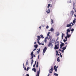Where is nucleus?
<instances>
[{
    "label": "nucleus",
    "mask_w": 76,
    "mask_h": 76,
    "mask_svg": "<svg viewBox=\"0 0 76 76\" xmlns=\"http://www.w3.org/2000/svg\"><path fill=\"white\" fill-rule=\"evenodd\" d=\"M59 45L58 44L56 45L55 46L54 49L55 50L58 49L59 48Z\"/></svg>",
    "instance_id": "f257e3e1"
},
{
    "label": "nucleus",
    "mask_w": 76,
    "mask_h": 76,
    "mask_svg": "<svg viewBox=\"0 0 76 76\" xmlns=\"http://www.w3.org/2000/svg\"><path fill=\"white\" fill-rule=\"evenodd\" d=\"M40 68L39 67V70L38 71H37V75H36V76H39V74H40Z\"/></svg>",
    "instance_id": "f03ea898"
},
{
    "label": "nucleus",
    "mask_w": 76,
    "mask_h": 76,
    "mask_svg": "<svg viewBox=\"0 0 76 76\" xmlns=\"http://www.w3.org/2000/svg\"><path fill=\"white\" fill-rule=\"evenodd\" d=\"M47 50V48L46 47H45L43 50V53L44 54V53H45V52H46V50Z\"/></svg>",
    "instance_id": "7ed1b4c3"
},
{
    "label": "nucleus",
    "mask_w": 76,
    "mask_h": 76,
    "mask_svg": "<svg viewBox=\"0 0 76 76\" xmlns=\"http://www.w3.org/2000/svg\"><path fill=\"white\" fill-rule=\"evenodd\" d=\"M53 67H51V68L49 70V72L51 73L52 72Z\"/></svg>",
    "instance_id": "20e7f679"
},
{
    "label": "nucleus",
    "mask_w": 76,
    "mask_h": 76,
    "mask_svg": "<svg viewBox=\"0 0 76 76\" xmlns=\"http://www.w3.org/2000/svg\"><path fill=\"white\" fill-rule=\"evenodd\" d=\"M71 29V28H69L67 30V32H66V34H68L69 32H70V29Z\"/></svg>",
    "instance_id": "39448f33"
},
{
    "label": "nucleus",
    "mask_w": 76,
    "mask_h": 76,
    "mask_svg": "<svg viewBox=\"0 0 76 76\" xmlns=\"http://www.w3.org/2000/svg\"><path fill=\"white\" fill-rule=\"evenodd\" d=\"M48 46V47L53 46V45L52 43H51V42H49V43Z\"/></svg>",
    "instance_id": "423d86ee"
},
{
    "label": "nucleus",
    "mask_w": 76,
    "mask_h": 76,
    "mask_svg": "<svg viewBox=\"0 0 76 76\" xmlns=\"http://www.w3.org/2000/svg\"><path fill=\"white\" fill-rule=\"evenodd\" d=\"M54 30L53 28H51L50 30H49V31L53 32V31H54Z\"/></svg>",
    "instance_id": "0eeeda50"
},
{
    "label": "nucleus",
    "mask_w": 76,
    "mask_h": 76,
    "mask_svg": "<svg viewBox=\"0 0 76 76\" xmlns=\"http://www.w3.org/2000/svg\"><path fill=\"white\" fill-rule=\"evenodd\" d=\"M72 25L71 24H67L66 25V27H72Z\"/></svg>",
    "instance_id": "6e6552de"
},
{
    "label": "nucleus",
    "mask_w": 76,
    "mask_h": 76,
    "mask_svg": "<svg viewBox=\"0 0 76 76\" xmlns=\"http://www.w3.org/2000/svg\"><path fill=\"white\" fill-rule=\"evenodd\" d=\"M71 13H70V15H73L74 14V11L72 10V11H71Z\"/></svg>",
    "instance_id": "1a4fd4ad"
},
{
    "label": "nucleus",
    "mask_w": 76,
    "mask_h": 76,
    "mask_svg": "<svg viewBox=\"0 0 76 76\" xmlns=\"http://www.w3.org/2000/svg\"><path fill=\"white\" fill-rule=\"evenodd\" d=\"M37 37V40L38 41H39V40H40L41 37H40V36H38Z\"/></svg>",
    "instance_id": "9d476101"
},
{
    "label": "nucleus",
    "mask_w": 76,
    "mask_h": 76,
    "mask_svg": "<svg viewBox=\"0 0 76 76\" xmlns=\"http://www.w3.org/2000/svg\"><path fill=\"white\" fill-rule=\"evenodd\" d=\"M64 45H65V44L64 43H62L60 45V48H61L62 47V46Z\"/></svg>",
    "instance_id": "9b49d317"
},
{
    "label": "nucleus",
    "mask_w": 76,
    "mask_h": 76,
    "mask_svg": "<svg viewBox=\"0 0 76 76\" xmlns=\"http://www.w3.org/2000/svg\"><path fill=\"white\" fill-rule=\"evenodd\" d=\"M67 45H66L65 47H64V48H60L63 49V50H65L66 49V48L67 47Z\"/></svg>",
    "instance_id": "f8f14e48"
},
{
    "label": "nucleus",
    "mask_w": 76,
    "mask_h": 76,
    "mask_svg": "<svg viewBox=\"0 0 76 76\" xmlns=\"http://www.w3.org/2000/svg\"><path fill=\"white\" fill-rule=\"evenodd\" d=\"M61 38L62 39H63L64 38V36L65 35L64 34L62 33L61 34Z\"/></svg>",
    "instance_id": "ddd939ff"
},
{
    "label": "nucleus",
    "mask_w": 76,
    "mask_h": 76,
    "mask_svg": "<svg viewBox=\"0 0 76 76\" xmlns=\"http://www.w3.org/2000/svg\"><path fill=\"white\" fill-rule=\"evenodd\" d=\"M66 37L68 38H69L71 36V35L70 34L69 35L68 34H66Z\"/></svg>",
    "instance_id": "4468645a"
},
{
    "label": "nucleus",
    "mask_w": 76,
    "mask_h": 76,
    "mask_svg": "<svg viewBox=\"0 0 76 76\" xmlns=\"http://www.w3.org/2000/svg\"><path fill=\"white\" fill-rule=\"evenodd\" d=\"M33 71H34V72H36V69L35 68H33L32 69Z\"/></svg>",
    "instance_id": "2eb2a0df"
},
{
    "label": "nucleus",
    "mask_w": 76,
    "mask_h": 76,
    "mask_svg": "<svg viewBox=\"0 0 76 76\" xmlns=\"http://www.w3.org/2000/svg\"><path fill=\"white\" fill-rule=\"evenodd\" d=\"M34 46L35 48H37L38 47V45H34Z\"/></svg>",
    "instance_id": "dca6fc26"
},
{
    "label": "nucleus",
    "mask_w": 76,
    "mask_h": 76,
    "mask_svg": "<svg viewBox=\"0 0 76 76\" xmlns=\"http://www.w3.org/2000/svg\"><path fill=\"white\" fill-rule=\"evenodd\" d=\"M33 53H34V52L33 51H32L31 52V56H34V55L33 54Z\"/></svg>",
    "instance_id": "f3484780"
},
{
    "label": "nucleus",
    "mask_w": 76,
    "mask_h": 76,
    "mask_svg": "<svg viewBox=\"0 0 76 76\" xmlns=\"http://www.w3.org/2000/svg\"><path fill=\"white\" fill-rule=\"evenodd\" d=\"M76 19H75L74 20H73V22L74 24H75L76 23Z\"/></svg>",
    "instance_id": "a211bd4d"
},
{
    "label": "nucleus",
    "mask_w": 76,
    "mask_h": 76,
    "mask_svg": "<svg viewBox=\"0 0 76 76\" xmlns=\"http://www.w3.org/2000/svg\"><path fill=\"white\" fill-rule=\"evenodd\" d=\"M39 65V62L38 61L37 62V64H36V67H38V66Z\"/></svg>",
    "instance_id": "6ab92c4d"
},
{
    "label": "nucleus",
    "mask_w": 76,
    "mask_h": 76,
    "mask_svg": "<svg viewBox=\"0 0 76 76\" xmlns=\"http://www.w3.org/2000/svg\"><path fill=\"white\" fill-rule=\"evenodd\" d=\"M52 42L53 43H54L55 42V39H52L51 40Z\"/></svg>",
    "instance_id": "aec40b11"
},
{
    "label": "nucleus",
    "mask_w": 76,
    "mask_h": 76,
    "mask_svg": "<svg viewBox=\"0 0 76 76\" xmlns=\"http://www.w3.org/2000/svg\"><path fill=\"white\" fill-rule=\"evenodd\" d=\"M59 58H60L59 57H58L57 58V61L58 62H60V60L58 59H59Z\"/></svg>",
    "instance_id": "412c9836"
},
{
    "label": "nucleus",
    "mask_w": 76,
    "mask_h": 76,
    "mask_svg": "<svg viewBox=\"0 0 76 76\" xmlns=\"http://www.w3.org/2000/svg\"><path fill=\"white\" fill-rule=\"evenodd\" d=\"M58 66H55L54 67V70H55V69L56 68L57 69V68L58 67Z\"/></svg>",
    "instance_id": "4be33fe9"
},
{
    "label": "nucleus",
    "mask_w": 76,
    "mask_h": 76,
    "mask_svg": "<svg viewBox=\"0 0 76 76\" xmlns=\"http://www.w3.org/2000/svg\"><path fill=\"white\" fill-rule=\"evenodd\" d=\"M51 25H52V24L54 23L53 20L52 19H51Z\"/></svg>",
    "instance_id": "5701e85b"
},
{
    "label": "nucleus",
    "mask_w": 76,
    "mask_h": 76,
    "mask_svg": "<svg viewBox=\"0 0 76 76\" xmlns=\"http://www.w3.org/2000/svg\"><path fill=\"white\" fill-rule=\"evenodd\" d=\"M47 39H46V38H45V39L44 40V42L46 43H47L48 42Z\"/></svg>",
    "instance_id": "b1692460"
},
{
    "label": "nucleus",
    "mask_w": 76,
    "mask_h": 76,
    "mask_svg": "<svg viewBox=\"0 0 76 76\" xmlns=\"http://www.w3.org/2000/svg\"><path fill=\"white\" fill-rule=\"evenodd\" d=\"M54 75L55 76H58V74H57L56 73H54Z\"/></svg>",
    "instance_id": "393cba45"
},
{
    "label": "nucleus",
    "mask_w": 76,
    "mask_h": 76,
    "mask_svg": "<svg viewBox=\"0 0 76 76\" xmlns=\"http://www.w3.org/2000/svg\"><path fill=\"white\" fill-rule=\"evenodd\" d=\"M48 12L47 11L46 12H47L48 14L50 13V9H48Z\"/></svg>",
    "instance_id": "a878e982"
},
{
    "label": "nucleus",
    "mask_w": 76,
    "mask_h": 76,
    "mask_svg": "<svg viewBox=\"0 0 76 76\" xmlns=\"http://www.w3.org/2000/svg\"><path fill=\"white\" fill-rule=\"evenodd\" d=\"M41 37L42 38V39L44 38V37L42 35H40Z\"/></svg>",
    "instance_id": "bb28decb"
},
{
    "label": "nucleus",
    "mask_w": 76,
    "mask_h": 76,
    "mask_svg": "<svg viewBox=\"0 0 76 76\" xmlns=\"http://www.w3.org/2000/svg\"><path fill=\"white\" fill-rule=\"evenodd\" d=\"M50 5H51L50 4H48V6L47 7L48 8H49L50 7Z\"/></svg>",
    "instance_id": "cd10ccee"
},
{
    "label": "nucleus",
    "mask_w": 76,
    "mask_h": 76,
    "mask_svg": "<svg viewBox=\"0 0 76 76\" xmlns=\"http://www.w3.org/2000/svg\"><path fill=\"white\" fill-rule=\"evenodd\" d=\"M28 60H27L26 61V65H27V64L28 63Z\"/></svg>",
    "instance_id": "c85d7f7f"
},
{
    "label": "nucleus",
    "mask_w": 76,
    "mask_h": 76,
    "mask_svg": "<svg viewBox=\"0 0 76 76\" xmlns=\"http://www.w3.org/2000/svg\"><path fill=\"white\" fill-rule=\"evenodd\" d=\"M40 49H39V50L37 51V52L38 53H39L40 52Z\"/></svg>",
    "instance_id": "c756f323"
},
{
    "label": "nucleus",
    "mask_w": 76,
    "mask_h": 76,
    "mask_svg": "<svg viewBox=\"0 0 76 76\" xmlns=\"http://www.w3.org/2000/svg\"><path fill=\"white\" fill-rule=\"evenodd\" d=\"M31 58L30 59H31L33 58L34 56H31Z\"/></svg>",
    "instance_id": "7c9ffc66"
},
{
    "label": "nucleus",
    "mask_w": 76,
    "mask_h": 76,
    "mask_svg": "<svg viewBox=\"0 0 76 76\" xmlns=\"http://www.w3.org/2000/svg\"><path fill=\"white\" fill-rule=\"evenodd\" d=\"M50 34V32H48L47 34V36H49V35Z\"/></svg>",
    "instance_id": "2f4dec72"
},
{
    "label": "nucleus",
    "mask_w": 76,
    "mask_h": 76,
    "mask_svg": "<svg viewBox=\"0 0 76 76\" xmlns=\"http://www.w3.org/2000/svg\"><path fill=\"white\" fill-rule=\"evenodd\" d=\"M48 36L47 37H46L45 38H46V39H48Z\"/></svg>",
    "instance_id": "473e14b6"
},
{
    "label": "nucleus",
    "mask_w": 76,
    "mask_h": 76,
    "mask_svg": "<svg viewBox=\"0 0 76 76\" xmlns=\"http://www.w3.org/2000/svg\"><path fill=\"white\" fill-rule=\"evenodd\" d=\"M57 45H59V41H57Z\"/></svg>",
    "instance_id": "72a5a7b5"
},
{
    "label": "nucleus",
    "mask_w": 76,
    "mask_h": 76,
    "mask_svg": "<svg viewBox=\"0 0 76 76\" xmlns=\"http://www.w3.org/2000/svg\"><path fill=\"white\" fill-rule=\"evenodd\" d=\"M74 31V28H72V29H71V31Z\"/></svg>",
    "instance_id": "f704fd0d"
},
{
    "label": "nucleus",
    "mask_w": 76,
    "mask_h": 76,
    "mask_svg": "<svg viewBox=\"0 0 76 76\" xmlns=\"http://www.w3.org/2000/svg\"><path fill=\"white\" fill-rule=\"evenodd\" d=\"M48 39H50V40L51 39V37H50H50L48 38Z\"/></svg>",
    "instance_id": "c9c22d12"
},
{
    "label": "nucleus",
    "mask_w": 76,
    "mask_h": 76,
    "mask_svg": "<svg viewBox=\"0 0 76 76\" xmlns=\"http://www.w3.org/2000/svg\"><path fill=\"white\" fill-rule=\"evenodd\" d=\"M49 28V26H47L46 27V28H47L48 29Z\"/></svg>",
    "instance_id": "e433bc0d"
},
{
    "label": "nucleus",
    "mask_w": 76,
    "mask_h": 76,
    "mask_svg": "<svg viewBox=\"0 0 76 76\" xmlns=\"http://www.w3.org/2000/svg\"><path fill=\"white\" fill-rule=\"evenodd\" d=\"M68 2L69 3H71V0H70L69 1H68Z\"/></svg>",
    "instance_id": "4c0bfd02"
},
{
    "label": "nucleus",
    "mask_w": 76,
    "mask_h": 76,
    "mask_svg": "<svg viewBox=\"0 0 76 76\" xmlns=\"http://www.w3.org/2000/svg\"><path fill=\"white\" fill-rule=\"evenodd\" d=\"M55 71L56 72H57V69L56 68H55Z\"/></svg>",
    "instance_id": "58836bf2"
},
{
    "label": "nucleus",
    "mask_w": 76,
    "mask_h": 76,
    "mask_svg": "<svg viewBox=\"0 0 76 76\" xmlns=\"http://www.w3.org/2000/svg\"><path fill=\"white\" fill-rule=\"evenodd\" d=\"M63 41L64 42H66V40H65V39H64Z\"/></svg>",
    "instance_id": "ea45409f"
},
{
    "label": "nucleus",
    "mask_w": 76,
    "mask_h": 76,
    "mask_svg": "<svg viewBox=\"0 0 76 76\" xmlns=\"http://www.w3.org/2000/svg\"><path fill=\"white\" fill-rule=\"evenodd\" d=\"M64 50L63 49V50L62 51V52L63 53H64Z\"/></svg>",
    "instance_id": "a19ab883"
},
{
    "label": "nucleus",
    "mask_w": 76,
    "mask_h": 76,
    "mask_svg": "<svg viewBox=\"0 0 76 76\" xmlns=\"http://www.w3.org/2000/svg\"><path fill=\"white\" fill-rule=\"evenodd\" d=\"M24 69L25 70H26L27 69L26 67H24Z\"/></svg>",
    "instance_id": "79ce46f5"
},
{
    "label": "nucleus",
    "mask_w": 76,
    "mask_h": 76,
    "mask_svg": "<svg viewBox=\"0 0 76 76\" xmlns=\"http://www.w3.org/2000/svg\"><path fill=\"white\" fill-rule=\"evenodd\" d=\"M23 68H24L25 67V65H24V64H23Z\"/></svg>",
    "instance_id": "37998d69"
},
{
    "label": "nucleus",
    "mask_w": 76,
    "mask_h": 76,
    "mask_svg": "<svg viewBox=\"0 0 76 76\" xmlns=\"http://www.w3.org/2000/svg\"><path fill=\"white\" fill-rule=\"evenodd\" d=\"M36 50V48H35V49H34L33 50V51H34L35 50Z\"/></svg>",
    "instance_id": "c03bdc74"
},
{
    "label": "nucleus",
    "mask_w": 76,
    "mask_h": 76,
    "mask_svg": "<svg viewBox=\"0 0 76 76\" xmlns=\"http://www.w3.org/2000/svg\"><path fill=\"white\" fill-rule=\"evenodd\" d=\"M31 62H34V60L33 59L31 60Z\"/></svg>",
    "instance_id": "a18cd8bd"
},
{
    "label": "nucleus",
    "mask_w": 76,
    "mask_h": 76,
    "mask_svg": "<svg viewBox=\"0 0 76 76\" xmlns=\"http://www.w3.org/2000/svg\"><path fill=\"white\" fill-rule=\"evenodd\" d=\"M60 35L59 33H58V34H57V36H58Z\"/></svg>",
    "instance_id": "49530a36"
},
{
    "label": "nucleus",
    "mask_w": 76,
    "mask_h": 76,
    "mask_svg": "<svg viewBox=\"0 0 76 76\" xmlns=\"http://www.w3.org/2000/svg\"><path fill=\"white\" fill-rule=\"evenodd\" d=\"M56 53H58V51H57V50H56Z\"/></svg>",
    "instance_id": "de8ad7c7"
},
{
    "label": "nucleus",
    "mask_w": 76,
    "mask_h": 76,
    "mask_svg": "<svg viewBox=\"0 0 76 76\" xmlns=\"http://www.w3.org/2000/svg\"><path fill=\"white\" fill-rule=\"evenodd\" d=\"M75 3H73V6H75Z\"/></svg>",
    "instance_id": "09e8293b"
},
{
    "label": "nucleus",
    "mask_w": 76,
    "mask_h": 76,
    "mask_svg": "<svg viewBox=\"0 0 76 76\" xmlns=\"http://www.w3.org/2000/svg\"><path fill=\"white\" fill-rule=\"evenodd\" d=\"M26 75L27 76H29V75L28 74H27Z\"/></svg>",
    "instance_id": "8fccbe9b"
},
{
    "label": "nucleus",
    "mask_w": 76,
    "mask_h": 76,
    "mask_svg": "<svg viewBox=\"0 0 76 76\" xmlns=\"http://www.w3.org/2000/svg\"><path fill=\"white\" fill-rule=\"evenodd\" d=\"M35 65H36V64H34V65H33V67H35Z\"/></svg>",
    "instance_id": "3c124183"
},
{
    "label": "nucleus",
    "mask_w": 76,
    "mask_h": 76,
    "mask_svg": "<svg viewBox=\"0 0 76 76\" xmlns=\"http://www.w3.org/2000/svg\"><path fill=\"white\" fill-rule=\"evenodd\" d=\"M33 63V62H31V65H32Z\"/></svg>",
    "instance_id": "603ef678"
},
{
    "label": "nucleus",
    "mask_w": 76,
    "mask_h": 76,
    "mask_svg": "<svg viewBox=\"0 0 76 76\" xmlns=\"http://www.w3.org/2000/svg\"><path fill=\"white\" fill-rule=\"evenodd\" d=\"M41 45H44V43H42Z\"/></svg>",
    "instance_id": "864d4df0"
},
{
    "label": "nucleus",
    "mask_w": 76,
    "mask_h": 76,
    "mask_svg": "<svg viewBox=\"0 0 76 76\" xmlns=\"http://www.w3.org/2000/svg\"><path fill=\"white\" fill-rule=\"evenodd\" d=\"M37 43L38 44H39V43H40L38 41H37Z\"/></svg>",
    "instance_id": "5fc2aeb1"
},
{
    "label": "nucleus",
    "mask_w": 76,
    "mask_h": 76,
    "mask_svg": "<svg viewBox=\"0 0 76 76\" xmlns=\"http://www.w3.org/2000/svg\"><path fill=\"white\" fill-rule=\"evenodd\" d=\"M58 53H56V56H58Z\"/></svg>",
    "instance_id": "6e6d98bb"
},
{
    "label": "nucleus",
    "mask_w": 76,
    "mask_h": 76,
    "mask_svg": "<svg viewBox=\"0 0 76 76\" xmlns=\"http://www.w3.org/2000/svg\"><path fill=\"white\" fill-rule=\"evenodd\" d=\"M36 63H37V61H35V64H36Z\"/></svg>",
    "instance_id": "4d7b16f0"
},
{
    "label": "nucleus",
    "mask_w": 76,
    "mask_h": 76,
    "mask_svg": "<svg viewBox=\"0 0 76 76\" xmlns=\"http://www.w3.org/2000/svg\"><path fill=\"white\" fill-rule=\"evenodd\" d=\"M59 51H61V49H59V50H58Z\"/></svg>",
    "instance_id": "13d9d810"
},
{
    "label": "nucleus",
    "mask_w": 76,
    "mask_h": 76,
    "mask_svg": "<svg viewBox=\"0 0 76 76\" xmlns=\"http://www.w3.org/2000/svg\"><path fill=\"white\" fill-rule=\"evenodd\" d=\"M60 56H61V58L63 56H62V55H61Z\"/></svg>",
    "instance_id": "bf43d9fd"
},
{
    "label": "nucleus",
    "mask_w": 76,
    "mask_h": 76,
    "mask_svg": "<svg viewBox=\"0 0 76 76\" xmlns=\"http://www.w3.org/2000/svg\"><path fill=\"white\" fill-rule=\"evenodd\" d=\"M68 44V43L67 42H66L65 43V44L66 45V44Z\"/></svg>",
    "instance_id": "052dcab7"
},
{
    "label": "nucleus",
    "mask_w": 76,
    "mask_h": 76,
    "mask_svg": "<svg viewBox=\"0 0 76 76\" xmlns=\"http://www.w3.org/2000/svg\"><path fill=\"white\" fill-rule=\"evenodd\" d=\"M49 75H50V73H49L48 75V76H49Z\"/></svg>",
    "instance_id": "680f3d73"
},
{
    "label": "nucleus",
    "mask_w": 76,
    "mask_h": 76,
    "mask_svg": "<svg viewBox=\"0 0 76 76\" xmlns=\"http://www.w3.org/2000/svg\"><path fill=\"white\" fill-rule=\"evenodd\" d=\"M39 28H41V26H39Z\"/></svg>",
    "instance_id": "e2e57ef3"
},
{
    "label": "nucleus",
    "mask_w": 76,
    "mask_h": 76,
    "mask_svg": "<svg viewBox=\"0 0 76 76\" xmlns=\"http://www.w3.org/2000/svg\"><path fill=\"white\" fill-rule=\"evenodd\" d=\"M36 42H34V44H36Z\"/></svg>",
    "instance_id": "0e129e2a"
},
{
    "label": "nucleus",
    "mask_w": 76,
    "mask_h": 76,
    "mask_svg": "<svg viewBox=\"0 0 76 76\" xmlns=\"http://www.w3.org/2000/svg\"><path fill=\"white\" fill-rule=\"evenodd\" d=\"M56 43H57V42H56H56H55V44H56Z\"/></svg>",
    "instance_id": "69168bd1"
},
{
    "label": "nucleus",
    "mask_w": 76,
    "mask_h": 76,
    "mask_svg": "<svg viewBox=\"0 0 76 76\" xmlns=\"http://www.w3.org/2000/svg\"><path fill=\"white\" fill-rule=\"evenodd\" d=\"M73 23L71 22V23H70V24H72Z\"/></svg>",
    "instance_id": "338daca9"
},
{
    "label": "nucleus",
    "mask_w": 76,
    "mask_h": 76,
    "mask_svg": "<svg viewBox=\"0 0 76 76\" xmlns=\"http://www.w3.org/2000/svg\"><path fill=\"white\" fill-rule=\"evenodd\" d=\"M74 15L75 16V17H76V15L75 14H74Z\"/></svg>",
    "instance_id": "774afa93"
}]
</instances>
